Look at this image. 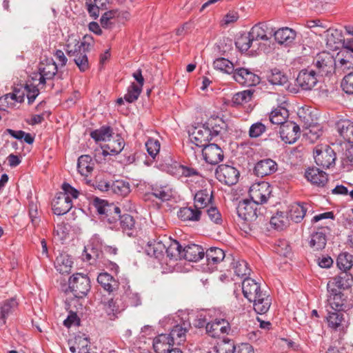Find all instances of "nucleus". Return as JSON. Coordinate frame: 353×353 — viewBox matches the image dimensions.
Returning <instances> with one entry per match:
<instances>
[{
  "mask_svg": "<svg viewBox=\"0 0 353 353\" xmlns=\"http://www.w3.org/2000/svg\"><path fill=\"white\" fill-rule=\"evenodd\" d=\"M165 240L167 241V248L165 252L167 256L171 259H181L183 250H181L182 247L179 243L166 236H165Z\"/></svg>",
  "mask_w": 353,
  "mask_h": 353,
  "instance_id": "30",
  "label": "nucleus"
},
{
  "mask_svg": "<svg viewBox=\"0 0 353 353\" xmlns=\"http://www.w3.org/2000/svg\"><path fill=\"white\" fill-rule=\"evenodd\" d=\"M123 299L128 305L132 307H137L141 303L139 294L136 292H133L130 287H128L125 290Z\"/></svg>",
  "mask_w": 353,
  "mask_h": 353,
  "instance_id": "48",
  "label": "nucleus"
},
{
  "mask_svg": "<svg viewBox=\"0 0 353 353\" xmlns=\"http://www.w3.org/2000/svg\"><path fill=\"white\" fill-rule=\"evenodd\" d=\"M167 248V241L165 240V236L159 237L153 242H148L146 250L148 254L155 258H159L165 252Z\"/></svg>",
  "mask_w": 353,
  "mask_h": 353,
  "instance_id": "27",
  "label": "nucleus"
},
{
  "mask_svg": "<svg viewBox=\"0 0 353 353\" xmlns=\"http://www.w3.org/2000/svg\"><path fill=\"white\" fill-rule=\"evenodd\" d=\"M215 174L221 183L229 186L236 184L239 177V170L227 164L219 165L216 169Z\"/></svg>",
  "mask_w": 353,
  "mask_h": 353,
  "instance_id": "7",
  "label": "nucleus"
},
{
  "mask_svg": "<svg viewBox=\"0 0 353 353\" xmlns=\"http://www.w3.org/2000/svg\"><path fill=\"white\" fill-rule=\"evenodd\" d=\"M205 254L203 248L196 244L188 245L183 249L182 259L187 261L196 262L203 258Z\"/></svg>",
  "mask_w": 353,
  "mask_h": 353,
  "instance_id": "22",
  "label": "nucleus"
},
{
  "mask_svg": "<svg viewBox=\"0 0 353 353\" xmlns=\"http://www.w3.org/2000/svg\"><path fill=\"white\" fill-rule=\"evenodd\" d=\"M277 170V165L275 161L270 159H265L259 161L255 167L254 172L258 176L270 175Z\"/></svg>",
  "mask_w": 353,
  "mask_h": 353,
  "instance_id": "24",
  "label": "nucleus"
},
{
  "mask_svg": "<svg viewBox=\"0 0 353 353\" xmlns=\"http://www.w3.org/2000/svg\"><path fill=\"white\" fill-rule=\"evenodd\" d=\"M69 288L74 296L82 298L87 294L90 288V279L86 275L77 273L69 279Z\"/></svg>",
  "mask_w": 353,
  "mask_h": 353,
  "instance_id": "6",
  "label": "nucleus"
},
{
  "mask_svg": "<svg viewBox=\"0 0 353 353\" xmlns=\"http://www.w3.org/2000/svg\"><path fill=\"white\" fill-rule=\"evenodd\" d=\"M318 73L316 70H302L296 78L297 85L304 90H312L318 82Z\"/></svg>",
  "mask_w": 353,
  "mask_h": 353,
  "instance_id": "12",
  "label": "nucleus"
},
{
  "mask_svg": "<svg viewBox=\"0 0 353 353\" xmlns=\"http://www.w3.org/2000/svg\"><path fill=\"white\" fill-rule=\"evenodd\" d=\"M316 163L322 168H329L335 163L336 154L327 145H317L314 150Z\"/></svg>",
  "mask_w": 353,
  "mask_h": 353,
  "instance_id": "3",
  "label": "nucleus"
},
{
  "mask_svg": "<svg viewBox=\"0 0 353 353\" xmlns=\"http://www.w3.org/2000/svg\"><path fill=\"white\" fill-rule=\"evenodd\" d=\"M94 162L89 155H81L77 163V169L82 176H87L93 170Z\"/></svg>",
  "mask_w": 353,
  "mask_h": 353,
  "instance_id": "36",
  "label": "nucleus"
},
{
  "mask_svg": "<svg viewBox=\"0 0 353 353\" xmlns=\"http://www.w3.org/2000/svg\"><path fill=\"white\" fill-rule=\"evenodd\" d=\"M177 171L182 176L185 177H192L194 179H199L201 177L200 173L196 169L190 167L180 165L177 168Z\"/></svg>",
  "mask_w": 353,
  "mask_h": 353,
  "instance_id": "61",
  "label": "nucleus"
},
{
  "mask_svg": "<svg viewBox=\"0 0 353 353\" xmlns=\"http://www.w3.org/2000/svg\"><path fill=\"white\" fill-rule=\"evenodd\" d=\"M103 203L104 201L101 203L96 204L98 212L105 215L103 221L108 223L111 228L118 229L119 219L121 214L120 208L114 205L103 204Z\"/></svg>",
  "mask_w": 353,
  "mask_h": 353,
  "instance_id": "8",
  "label": "nucleus"
},
{
  "mask_svg": "<svg viewBox=\"0 0 353 353\" xmlns=\"http://www.w3.org/2000/svg\"><path fill=\"white\" fill-rule=\"evenodd\" d=\"M254 42L249 33L239 37L235 41L236 47L241 52H246Z\"/></svg>",
  "mask_w": 353,
  "mask_h": 353,
  "instance_id": "47",
  "label": "nucleus"
},
{
  "mask_svg": "<svg viewBox=\"0 0 353 353\" xmlns=\"http://www.w3.org/2000/svg\"><path fill=\"white\" fill-rule=\"evenodd\" d=\"M152 194L161 201H168L172 197V191L168 186L155 187L152 188Z\"/></svg>",
  "mask_w": 353,
  "mask_h": 353,
  "instance_id": "51",
  "label": "nucleus"
},
{
  "mask_svg": "<svg viewBox=\"0 0 353 353\" xmlns=\"http://www.w3.org/2000/svg\"><path fill=\"white\" fill-rule=\"evenodd\" d=\"M97 281L105 290L109 292H112L119 288V282L107 272L99 274L97 277Z\"/></svg>",
  "mask_w": 353,
  "mask_h": 353,
  "instance_id": "33",
  "label": "nucleus"
},
{
  "mask_svg": "<svg viewBox=\"0 0 353 353\" xmlns=\"http://www.w3.org/2000/svg\"><path fill=\"white\" fill-rule=\"evenodd\" d=\"M233 77L236 81L245 86L255 85L259 83V77L247 68L236 69Z\"/></svg>",
  "mask_w": 353,
  "mask_h": 353,
  "instance_id": "13",
  "label": "nucleus"
},
{
  "mask_svg": "<svg viewBox=\"0 0 353 353\" xmlns=\"http://www.w3.org/2000/svg\"><path fill=\"white\" fill-rule=\"evenodd\" d=\"M24 90L26 92L28 103L30 104L34 102L36 97L38 96L39 91L37 87L32 83H27L24 87Z\"/></svg>",
  "mask_w": 353,
  "mask_h": 353,
  "instance_id": "62",
  "label": "nucleus"
},
{
  "mask_svg": "<svg viewBox=\"0 0 353 353\" xmlns=\"http://www.w3.org/2000/svg\"><path fill=\"white\" fill-rule=\"evenodd\" d=\"M258 205L253 201L245 199L239 201L236 212L239 217L245 221H253L257 218Z\"/></svg>",
  "mask_w": 353,
  "mask_h": 353,
  "instance_id": "11",
  "label": "nucleus"
},
{
  "mask_svg": "<svg viewBox=\"0 0 353 353\" xmlns=\"http://www.w3.org/2000/svg\"><path fill=\"white\" fill-rule=\"evenodd\" d=\"M272 187L266 181H259L253 183L249 190V195L252 201L258 205L268 201L271 196Z\"/></svg>",
  "mask_w": 353,
  "mask_h": 353,
  "instance_id": "4",
  "label": "nucleus"
},
{
  "mask_svg": "<svg viewBox=\"0 0 353 353\" xmlns=\"http://www.w3.org/2000/svg\"><path fill=\"white\" fill-rule=\"evenodd\" d=\"M313 65L320 76H326L334 72V57L329 52L319 53L314 59Z\"/></svg>",
  "mask_w": 353,
  "mask_h": 353,
  "instance_id": "5",
  "label": "nucleus"
},
{
  "mask_svg": "<svg viewBox=\"0 0 353 353\" xmlns=\"http://www.w3.org/2000/svg\"><path fill=\"white\" fill-rule=\"evenodd\" d=\"M343 90L349 94H353V72L345 75L341 82Z\"/></svg>",
  "mask_w": 353,
  "mask_h": 353,
  "instance_id": "60",
  "label": "nucleus"
},
{
  "mask_svg": "<svg viewBox=\"0 0 353 353\" xmlns=\"http://www.w3.org/2000/svg\"><path fill=\"white\" fill-rule=\"evenodd\" d=\"M72 206V199L65 194H59L52 201V210L57 215L66 214Z\"/></svg>",
  "mask_w": 353,
  "mask_h": 353,
  "instance_id": "18",
  "label": "nucleus"
},
{
  "mask_svg": "<svg viewBox=\"0 0 353 353\" xmlns=\"http://www.w3.org/2000/svg\"><path fill=\"white\" fill-rule=\"evenodd\" d=\"M309 207L307 203H293L290 206L288 217L295 223H300L305 217Z\"/></svg>",
  "mask_w": 353,
  "mask_h": 353,
  "instance_id": "25",
  "label": "nucleus"
},
{
  "mask_svg": "<svg viewBox=\"0 0 353 353\" xmlns=\"http://www.w3.org/2000/svg\"><path fill=\"white\" fill-rule=\"evenodd\" d=\"M57 72V65L52 60L46 63H41L39 67V83L45 84L47 79H51Z\"/></svg>",
  "mask_w": 353,
  "mask_h": 353,
  "instance_id": "19",
  "label": "nucleus"
},
{
  "mask_svg": "<svg viewBox=\"0 0 353 353\" xmlns=\"http://www.w3.org/2000/svg\"><path fill=\"white\" fill-rule=\"evenodd\" d=\"M233 268L236 275L238 276L249 275L250 272L248 264L244 260H238L234 261L233 263Z\"/></svg>",
  "mask_w": 353,
  "mask_h": 353,
  "instance_id": "53",
  "label": "nucleus"
},
{
  "mask_svg": "<svg viewBox=\"0 0 353 353\" xmlns=\"http://www.w3.org/2000/svg\"><path fill=\"white\" fill-rule=\"evenodd\" d=\"M90 136L96 141H108L112 136V129L110 127L103 126L92 132Z\"/></svg>",
  "mask_w": 353,
  "mask_h": 353,
  "instance_id": "44",
  "label": "nucleus"
},
{
  "mask_svg": "<svg viewBox=\"0 0 353 353\" xmlns=\"http://www.w3.org/2000/svg\"><path fill=\"white\" fill-rule=\"evenodd\" d=\"M268 81L273 85H283L287 82L288 79L279 70H272L268 76Z\"/></svg>",
  "mask_w": 353,
  "mask_h": 353,
  "instance_id": "50",
  "label": "nucleus"
},
{
  "mask_svg": "<svg viewBox=\"0 0 353 353\" xmlns=\"http://www.w3.org/2000/svg\"><path fill=\"white\" fill-rule=\"evenodd\" d=\"M336 128L345 141L353 143V122L349 119H342L336 123Z\"/></svg>",
  "mask_w": 353,
  "mask_h": 353,
  "instance_id": "21",
  "label": "nucleus"
},
{
  "mask_svg": "<svg viewBox=\"0 0 353 353\" xmlns=\"http://www.w3.org/2000/svg\"><path fill=\"white\" fill-rule=\"evenodd\" d=\"M201 210L197 209L194 205L182 208L178 212L179 218L183 221H198L200 220Z\"/></svg>",
  "mask_w": 353,
  "mask_h": 353,
  "instance_id": "28",
  "label": "nucleus"
},
{
  "mask_svg": "<svg viewBox=\"0 0 353 353\" xmlns=\"http://www.w3.org/2000/svg\"><path fill=\"white\" fill-rule=\"evenodd\" d=\"M135 221L134 218L130 214H123L121 215L119 219L118 226L120 225V228L123 230H130L134 227Z\"/></svg>",
  "mask_w": 353,
  "mask_h": 353,
  "instance_id": "57",
  "label": "nucleus"
},
{
  "mask_svg": "<svg viewBox=\"0 0 353 353\" xmlns=\"http://www.w3.org/2000/svg\"><path fill=\"white\" fill-rule=\"evenodd\" d=\"M337 265L344 271L350 269L353 265L352 256L347 253L340 254L337 258Z\"/></svg>",
  "mask_w": 353,
  "mask_h": 353,
  "instance_id": "52",
  "label": "nucleus"
},
{
  "mask_svg": "<svg viewBox=\"0 0 353 353\" xmlns=\"http://www.w3.org/2000/svg\"><path fill=\"white\" fill-rule=\"evenodd\" d=\"M328 311V316L327 317V323L330 327L332 328H337L343 320V314L341 312L338 311Z\"/></svg>",
  "mask_w": 353,
  "mask_h": 353,
  "instance_id": "49",
  "label": "nucleus"
},
{
  "mask_svg": "<svg viewBox=\"0 0 353 353\" xmlns=\"http://www.w3.org/2000/svg\"><path fill=\"white\" fill-rule=\"evenodd\" d=\"M213 66L214 69L228 74L234 72L233 63L225 58H218L214 60Z\"/></svg>",
  "mask_w": 353,
  "mask_h": 353,
  "instance_id": "43",
  "label": "nucleus"
},
{
  "mask_svg": "<svg viewBox=\"0 0 353 353\" xmlns=\"http://www.w3.org/2000/svg\"><path fill=\"white\" fill-rule=\"evenodd\" d=\"M205 254L208 265H216L225 256L224 251L219 248H210L207 250Z\"/></svg>",
  "mask_w": 353,
  "mask_h": 353,
  "instance_id": "40",
  "label": "nucleus"
},
{
  "mask_svg": "<svg viewBox=\"0 0 353 353\" xmlns=\"http://www.w3.org/2000/svg\"><path fill=\"white\" fill-rule=\"evenodd\" d=\"M111 191L118 196L124 197L131 192V186L128 181L117 180L111 183Z\"/></svg>",
  "mask_w": 353,
  "mask_h": 353,
  "instance_id": "39",
  "label": "nucleus"
},
{
  "mask_svg": "<svg viewBox=\"0 0 353 353\" xmlns=\"http://www.w3.org/2000/svg\"><path fill=\"white\" fill-rule=\"evenodd\" d=\"M353 70V54L347 50H341L334 57V72L342 74Z\"/></svg>",
  "mask_w": 353,
  "mask_h": 353,
  "instance_id": "9",
  "label": "nucleus"
},
{
  "mask_svg": "<svg viewBox=\"0 0 353 353\" xmlns=\"http://www.w3.org/2000/svg\"><path fill=\"white\" fill-rule=\"evenodd\" d=\"M212 199V192L207 189L197 192L194 198V205L199 210L206 208Z\"/></svg>",
  "mask_w": 353,
  "mask_h": 353,
  "instance_id": "34",
  "label": "nucleus"
},
{
  "mask_svg": "<svg viewBox=\"0 0 353 353\" xmlns=\"http://www.w3.org/2000/svg\"><path fill=\"white\" fill-rule=\"evenodd\" d=\"M305 178L318 186H324L327 182V174L316 168H308L305 173Z\"/></svg>",
  "mask_w": 353,
  "mask_h": 353,
  "instance_id": "23",
  "label": "nucleus"
},
{
  "mask_svg": "<svg viewBox=\"0 0 353 353\" xmlns=\"http://www.w3.org/2000/svg\"><path fill=\"white\" fill-rule=\"evenodd\" d=\"M276 41L281 45H290L296 38V32L290 28H279L274 33Z\"/></svg>",
  "mask_w": 353,
  "mask_h": 353,
  "instance_id": "26",
  "label": "nucleus"
},
{
  "mask_svg": "<svg viewBox=\"0 0 353 353\" xmlns=\"http://www.w3.org/2000/svg\"><path fill=\"white\" fill-rule=\"evenodd\" d=\"M352 277L347 272H343L340 275L332 278L327 283V292H341L351 286Z\"/></svg>",
  "mask_w": 353,
  "mask_h": 353,
  "instance_id": "16",
  "label": "nucleus"
},
{
  "mask_svg": "<svg viewBox=\"0 0 353 353\" xmlns=\"http://www.w3.org/2000/svg\"><path fill=\"white\" fill-rule=\"evenodd\" d=\"M279 134L284 142L293 143L299 137L300 128L295 123L287 122V123L280 127Z\"/></svg>",
  "mask_w": 353,
  "mask_h": 353,
  "instance_id": "15",
  "label": "nucleus"
},
{
  "mask_svg": "<svg viewBox=\"0 0 353 353\" xmlns=\"http://www.w3.org/2000/svg\"><path fill=\"white\" fill-rule=\"evenodd\" d=\"M265 126L261 122L253 123L249 130V135L252 138H256L260 137L265 131Z\"/></svg>",
  "mask_w": 353,
  "mask_h": 353,
  "instance_id": "63",
  "label": "nucleus"
},
{
  "mask_svg": "<svg viewBox=\"0 0 353 353\" xmlns=\"http://www.w3.org/2000/svg\"><path fill=\"white\" fill-rule=\"evenodd\" d=\"M93 45V38L90 35H85L79 41L76 38L70 37L65 45L67 54L73 57L75 64L81 72H85L89 69V61L86 52H89Z\"/></svg>",
  "mask_w": 353,
  "mask_h": 353,
  "instance_id": "1",
  "label": "nucleus"
},
{
  "mask_svg": "<svg viewBox=\"0 0 353 353\" xmlns=\"http://www.w3.org/2000/svg\"><path fill=\"white\" fill-rule=\"evenodd\" d=\"M172 344V339L166 334H161L154 339L153 348L156 353H168Z\"/></svg>",
  "mask_w": 353,
  "mask_h": 353,
  "instance_id": "31",
  "label": "nucleus"
},
{
  "mask_svg": "<svg viewBox=\"0 0 353 353\" xmlns=\"http://www.w3.org/2000/svg\"><path fill=\"white\" fill-rule=\"evenodd\" d=\"M266 26L263 23H259L253 26L251 30L248 32L254 41L258 40H268V37L265 32Z\"/></svg>",
  "mask_w": 353,
  "mask_h": 353,
  "instance_id": "46",
  "label": "nucleus"
},
{
  "mask_svg": "<svg viewBox=\"0 0 353 353\" xmlns=\"http://www.w3.org/2000/svg\"><path fill=\"white\" fill-rule=\"evenodd\" d=\"M288 117V111L283 107H278L273 110L270 114V121L272 123L276 125H285L287 123L286 119Z\"/></svg>",
  "mask_w": 353,
  "mask_h": 353,
  "instance_id": "38",
  "label": "nucleus"
},
{
  "mask_svg": "<svg viewBox=\"0 0 353 353\" xmlns=\"http://www.w3.org/2000/svg\"><path fill=\"white\" fill-rule=\"evenodd\" d=\"M188 330V325L185 323L183 325H175L168 336L172 339V344H181L185 340V334Z\"/></svg>",
  "mask_w": 353,
  "mask_h": 353,
  "instance_id": "35",
  "label": "nucleus"
},
{
  "mask_svg": "<svg viewBox=\"0 0 353 353\" xmlns=\"http://www.w3.org/2000/svg\"><path fill=\"white\" fill-rule=\"evenodd\" d=\"M124 145L125 143L123 139L119 134H117L112 140L110 139L108 141L103 152L105 155L117 154L122 151Z\"/></svg>",
  "mask_w": 353,
  "mask_h": 353,
  "instance_id": "29",
  "label": "nucleus"
},
{
  "mask_svg": "<svg viewBox=\"0 0 353 353\" xmlns=\"http://www.w3.org/2000/svg\"><path fill=\"white\" fill-rule=\"evenodd\" d=\"M205 161L210 164L215 165L222 161L223 153L221 148L216 144H208L202 150Z\"/></svg>",
  "mask_w": 353,
  "mask_h": 353,
  "instance_id": "17",
  "label": "nucleus"
},
{
  "mask_svg": "<svg viewBox=\"0 0 353 353\" xmlns=\"http://www.w3.org/2000/svg\"><path fill=\"white\" fill-rule=\"evenodd\" d=\"M236 347L230 339H224L216 347L217 353H235Z\"/></svg>",
  "mask_w": 353,
  "mask_h": 353,
  "instance_id": "55",
  "label": "nucleus"
},
{
  "mask_svg": "<svg viewBox=\"0 0 353 353\" xmlns=\"http://www.w3.org/2000/svg\"><path fill=\"white\" fill-rule=\"evenodd\" d=\"M230 330L229 323L223 319H216L206 325L207 334L214 338L219 337L222 334H228Z\"/></svg>",
  "mask_w": 353,
  "mask_h": 353,
  "instance_id": "14",
  "label": "nucleus"
},
{
  "mask_svg": "<svg viewBox=\"0 0 353 353\" xmlns=\"http://www.w3.org/2000/svg\"><path fill=\"white\" fill-rule=\"evenodd\" d=\"M145 145L148 154L154 159L160 151L161 145L159 141L157 139L150 138Z\"/></svg>",
  "mask_w": 353,
  "mask_h": 353,
  "instance_id": "54",
  "label": "nucleus"
},
{
  "mask_svg": "<svg viewBox=\"0 0 353 353\" xmlns=\"http://www.w3.org/2000/svg\"><path fill=\"white\" fill-rule=\"evenodd\" d=\"M304 135L309 141L313 143L322 135V130L319 125H312L305 130Z\"/></svg>",
  "mask_w": 353,
  "mask_h": 353,
  "instance_id": "59",
  "label": "nucleus"
},
{
  "mask_svg": "<svg viewBox=\"0 0 353 353\" xmlns=\"http://www.w3.org/2000/svg\"><path fill=\"white\" fill-rule=\"evenodd\" d=\"M253 92L250 90H243L235 94L232 97V102L236 105H241L249 102L252 97Z\"/></svg>",
  "mask_w": 353,
  "mask_h": 353,
  "instance_id": "56",
  "label": "nucleus"
},
{
  "mask_svg": "<svg viewBox=\"0 0 353 353\" xmlns=\"http://www.w3.org/2000/svg\"><path fill=\"white\" fill-rule=\"evenodd\" d=\"M242 291L244 296L254 303V310L259 314H265L270 307V299L261 290L259 283L251 278H247L242 282Z\"/></svg>",
  "mask_w": 353,
  "mask_h": 353,
  "instance_id": "2",
  "label": "nucleus"
},
{
  "mask_svg": "<svg viewBox=\"0 0 353 353\" xmlns=\"http://www.w3.org/2000/svg\"><path fill=\"white\" fill-rule=\"evenodd\" d=\"M72 263L73 261L68 254L61 253L57 257L54 266L61 274H68L71 270Z\"/></svg>",
  "mask_w": 353,
  "mask_h": 353,
  "instance_id": "32",
  "label": "nucleus"
},
{
  "mask_svg": "<svg viewBox=\"0 0 353 353\" xmlns=\"http://www.w3.org/2000/svg\"><path fill=\"white\" fill-rule=\"evenodd\" d=\"M270 225L276 230H282L289 225L288 217L283 212H277L270 219Z\"/></svg>",
  "mask_w": 353,
  "mask_h": 353,
  "instance_id": "42",
  "label": "nucleus"
},
{
  "mask_svg": "<svg viewBox=\"0 0 353 353\" xmlns=\"http://www.w3.org/2000/svg\"><path fill=\"white\" fill-rule=\"evenodd\" d=\"M18 303L14 299L6 300L0 303L1 319L6 323V318L14 311Z\"/></svg>",
  "mask_w": 353,
  "mask_h": 353,
  "instance_id": "41",
  "label": "nucleus"
},
{
  "mask_svg": "<svg viewBox=\"0 0 353 353\" xmlns=\"http://www.w3.org/2000/svg\"><path fill=\"white\" fill-rule=\"evenodd\" d=\"M326 245L325 235L321 232H316L311 235L310 245L315 250L325 248Z\"/></svg>",
  "mask_w": 353,
  "mask_h": 353,
  "instance_id": "45",
  "label": "nucleus"
},
{
  "mask_svg": "<svg viewBox=\"0 0 353 353\" xmlns=\"http://www.w3.org/2000/svg\"><path fill=\"white\" fill-rule=\"evenodd\" d=\"M105 310L108 315L110 316V319H112V316H114L115 314L119 312V306L113 299H109L105 303Z\"/></svg>",
  "mask_w": 353,
  "mask_h": 353,
  "instance_id": "64",
  "label": "nucleus"
},
{
  "mask_svg": "<svg viewBox=\"0 0 353 353\" xmlns=\"http://www.w3.org/2000/svg\"><path fill=\"white\" fill-rule=\"evenodd\" d=\"M328 293L327 303L332 310L342 312L348 309L345 303L346 299L341 292L334 291Z\"/></svg>",
  "mask_w": 353,
  "mask_h": 353,
  "instance_id": "20",
  "label": "nucleus"
},
{
  "mask_svg": "<svg viewBox=\"0 0 353 353\" xmlns=\"http://www.w3.org/2000/svg\"><path fill=\"white\" fill-rule=\"evenodd\" d=\"M142 88L139 85L132 83L128 90V92L124 96V99L129 102L132 103L135 101L141 94Z\"/></svg>",
  "mask_w": 353,
  "mask_h": 353,
  "instance_id": "58",
  "label": "nucleus"
},
{
  "mask_svg": "<svg viewBox=\"0 0 353 353\" xmlns=\"http://www.w3.org/2000/svg\"><path fill=\"white\" fill-rule=\"evenodd\" d=\"M70 350L72 353H88V346L89 341L84 335H78L75 336L73 341L70 342Z\"/></svg>",
  "mask_w": 353,
  "mask_h": 353,
  "instance_id": "37",
  "label": "nucleus"
},
{
  "mask_svg": "<svg viewBox=\"0 0 353 353\" xmlns=\"http://www.w3.org/2000/svg\"><path fill=\"white\" fill-rule=\"evenodd\" d=\"M212 134L209 125L205 124L195 127L190 135V141L199 148H204L212 139Z\"/></svg>",
  "mask_w": 353,
  "mask_h": 353,
  "instance_id": "10",
  "label": "nucleus"
}]
</instances>
